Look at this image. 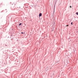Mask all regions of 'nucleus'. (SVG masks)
I'll list each match as a JSON object with an SVG mask.
<instances>
[{"label":"nucleus","instance_id":"20e7f679","mask_svg":"<svg viewBox=\"0 0 78 78\" xmlns=\"http://www.w3.org/2000/svg\"><path fill=\"white\" fill-rule=\"evenodd\" d=\"M22 25V23H20L19 24V25Z\"/></svg>","mask_w":78,"mask_h":78},{"label":"nucleus","instance_id":"7ed1b4c3","mask_svg":"<svg viewBox=\"0 0 78 78\" xmlns=\"http://www.w3.org/2000/svg\"><path fill=\"white\" fill-rule=\"evenodd\" d=\"M76 14L77 15H78V12H76Z\"/></svg>","mask_w":78,"mask_h":78},{"label":"nucleus","instance_id":"6e6552de","mask_svg":"<svg viewBox=\"0 0 78 78\" xmlns=\"http://www.w3.org/2000/svg\"><path fill=\"white\" fill-rule=\"evenodd\" d=\"M70 8H72V6H70Z\"/></svg>","mask_w":78,"mask_h":78},{"label":"nucleus","instance_id":"39448f33","mask_svg":"<svg viewBox=\"0 0 78 78\" xmlns=\"http://www.w3.org/2000/svg\"><path fill=\"white\" fill-rule=\"evenodd\" d=\"M71 25H73V23H72V22H71Z\"/></svg>","mask_w":78,"mask_h":78},{"label":"nucleus","instance_id":"423d86ee","mask_svg":"<svg viewBox=\"0 0 78 78\" xmlns=\"http://www.w3.org/2000/svg\"><path fill=\"white\" fill-rule=\"evenodd\" d=\"M21 34H23V32H21Z\"/></svg>","mask_w":78,"mask_h":78},{"label":"nucleus","instance_id":"0eeeda50","mask_svg":"<svg viewBox=\"0 0 78 78\" xmlns=\"http://www.w3.org/2000/svg\"><path fill=\"white\" fill-rule=\"evenodd\" d=\"M69 26V25H67V26H66V27H68Z\"/></svg>","mask_w":78,"mask_h":78},{"label":"nucleus","instance_id":"f257e3e1","mask_svg":"<svg viewBox=\"0 0 78 78\" xmlns=\"http://www.w3.org/2000/svg\"><path fill=\"white\" fill-rule=\"evenodd\" d=\"M49 68H48V67H47L46 69V71H47V70H48Z\"/></svg>","mask_w":78,"mask_h":78},{"label":"nucleus","instance_id":"f03ea898","mask_svg":"<svg viewBox=\"0 0 78 78\" xmlns=\"http://www.w3.org/2000/svg\"><path fill=\"white\" fill-rule=\"evenodd\" d=\"M39 17H41V16H42V14L41 13H40L39 14Z\"/></svg>","mask_w":78,"mask_h":78}]
</instances>
